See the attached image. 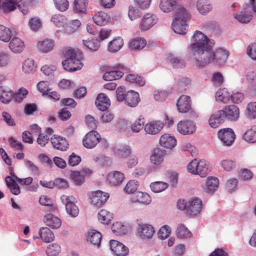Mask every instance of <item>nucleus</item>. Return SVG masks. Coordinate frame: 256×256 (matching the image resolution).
I'll return each instance as SVG.
<instances>
[{
	"mask_svg": "<svg viewBox=\"0 0 256 256\" xmlns=\"http://www.w3.org/2000/svg\"><path fill=\"white\" fill-rule=\"evenodd\" d=\"M138 182L136 180H130L124 188V192L127 194L134 192L138 189Z\"/></svg>",
	"mask_w": 256,
	"mask_h": 256,
	"instance_id": "nucleus-60",
	"label": "nucleus"
},
{
	"mask_svg": "<svg viewBox=\"0 0 256 256\" xmlns=\"http://www.w3.org/2000/svg\"><path fill=\"white\" fill-rule=\"evenodd\" d=\"M140 102L139 94L133 90H130L126 94V103L127 106L134 108Z\"/></svg>",
	"mask_w": 256,
	"mask_h": 256,
	"instance_id": "nucleus-38",
	"label": "nucleus"
},
{
	"mask_svg": "<svg viewBox=\"0 0 256 256\" xmlns=\"http://www.w3.org/2000/svg\"><path fill=\"white\" fill-rule=\"evenodd\" d=\"M225 119L222 110H219L212 114L210 117L208 122L209 126L214 128H218Z\"/></svg>",
	"mask_w": 256,
	"mask_h": 256,
	"instance_id": "nucleus-21",
	"label": "nucleus"
},
{
	"mask_svg": "<svg viewBox=\"0 0 256 256\" xmlns=\"http://www.w3.org/2000/svg\"><path fill=\"white\" fill-rule=\"evenodd\" d=\"M64 56L65 60L62 61V64L64 70L68 72H74L80 70L82 67L80 58L82 54L74 49L66 50Z\"/></svg>",
	"mask_w": 256,
	"mask_h": 256,
	"instance_id": "nucleus-2",
	"label": "nucleus"
},
{
	"mask_svg": "<svg viewBox=\"0 0 256 256\" xmlns=\"http://www.w3.org/2000/svg\"><path fill=\"white\" fill-rule=\"evenodd\" d=\"M92 20L98 26H104L110 22L111 17L108 14L103 11H100L93 16Z\"/></svg>",
	"mask_w": 256,
	"mask_h": 256,
	"instance_id": "nucleus-22",
	"label": "nucleus"
},
{
	"mask_svg": "<svg viewBox=\"0 0 256 256\" xmlns=\"http://www.w3.org/2000/svg\"><path fill=\"white\" fill-rule=\"evenodd\" d=\"M196 6L198 12L203 16L206 15L212 10V5L208 0H198Z\"/></svg>",
	"mask_w": 256,
	"mask_h": 256,
	"instance_id": "nucleus-27",
	"label": "nucleus"
},
{
	"mask_svg": "<svg viewBox=\"0 0 256 256\" xmlns=\"http://www.w3.org/2000/svg\"><path fill=\"white\" fill-rule=\"evenodd\" d=\"M198 173L202 177L205 176L209 172L208 164L204 160H198V164L196 168Z\"/></svg>",
	"mask_w": 256,
	"mask_h": 256,
	"instance_id": "nucleus-46",
	"label": "nucleus"
},
{
	"mask_svg": "<svg viewBox=\"0 0 256 256\" xmlns=\"http://www.w3.org/2000/svg\"><path fill=\"white\" fill-rule=\"evenodd\" d=\"M80 21L78 19L68 21L64 27L63 32L64 34L70 35L76 32L81 26Z\"/></svg>",
	"mask_w": 256,
	"mask_h": 256,
	"instance_id": "nucleus-30",
	"label": "nucleus"
},
{
	"mask_svg": "<svg viewBox=\"0 0 256 256\" xmlns=\"http://www.w3.org/2000/svg\"><path fill=\"white\" fill-rule=\"evenodd\" d=\"M83 45L92 52L97 51L100 46V43L98 40L96 38H88L82 40Z\"/></svg>",
	"mask_w": 256,
	"mask_h": 256,
	"instance_id": "nucleus-41",
	"label": "nucleus"
},
{
	"mask_svg": "<svg viewBox=\"0 0 256 256\" xmlns=\"http://www.w3.org/2000/svg\"><path fill=\"white\" fill-rule=\"evenodd\" d=\"M101 140L100 134L96 130H91L84 136L82 143L84 147L88 148H94Z\"/></svg>",
	"mask_w": 256,
	"mask_h": 256,
	"instance_id": "nucleus-7",
	"label": "nucleus"
},
{
	"mask_svg": "<svg viewBox=\"0 0 256 256\" xmlns=\"http://www.w3.org/2000/svg\"><path fill=\"white\" fill-rule=\"evenodd\" d=\"M177 6L174 0H160L159 8L163 12L168 13L174 11Z\"/></svg>",
	"mask_w": 256,
	"mask_h": 256,
	"instance_id": "nucleus-39",
	"label": "nucleus"
},
{
	"mask_svg": "<svg viewBox=\"0 0 256 256\" xmlns=\"http://www.w3.org/2000/svg\"><path fill=\"white\" fill-rule=\"evenodd\" d=\"M50 140L53 146L57 150L65 151L68 148V144L63 137L54 134L51 138Z\"/></svg>",
	"mask_w": 256,
	"mask_h": 256,
	"instance_id": "nucleus-24",
	"label": "nucleus"
},
{
	"mask_svg": "<svg viewBox=\"0 0 256 256\" xmlns=\"http://www.w3.org/2000/svg\"><path fill=\"white\" fill-rule=\"evenodd\" d=\"M219 184V180L217 178L208 176L206 178L205 184L202 186V188L206 192L212 194L217 190Z\"/></svg>",
	"mask_w": 256,
	"mask_h": 256,
	"instance_id": "nucleus-15",
	"label": "nucleus"
},
{
	"mask_svg": "<svg viewBox=\"0 0 256 256\" xmlns=\"http://www.w3.org/2000/svg\"><path fill=\"white\" fill-rule=\"evenodd\" d=\"M10 64V58L9 54L0 52V68L4 69L8 68Z\"/></svg>",
	"mask_w": 256,
	"mask_h": 256,
	"instance_id": "nucleus-58",
	"label": "nucleus"
},
{
	"mask_svg": "<svg viewBox=\"0 0 256 256\" xmlns=\"http://www.w3.org/2000/svg\"><path fill=\"white\" fill-rule=\"evenodd\" d=\"M110 104L108 98L104 94H99L96 100V105L98 108L102 111L106 110Z\"/></svg>",
	"mask_w": 256,
	"mask_h": 256,
	"instance_id": "nucleus-34",
	"label": "nucleus"
},
{
	"mask_svg": "<svg viewBox=\"0 0 256 256\" xmlns=\"http://www.w3.org/2000/svg\"><path fill=\"white\" fill-rule=\"evenodd\" d=\"M172 27L174 32L179 34H186L188 31L187 22H177L173 20Z\"/></svg>",
	"mask_w": 256,
	"mask_h": 256,
	"instance_id": "nucleus-37",
	"label": "nucleus"
},
{
	"mask_svg": "<svg viewBox=\"0 0 256 256\" xmlns=\"http://www.w3.org/2000/svg\"><path fill=\"white\" fill-rule=\"evenodd\" d=\"M126 80L131 83H134L136 84L143 86L145 84V80L142 76L135 74H130L126 76Z\"/></svg>",
	"mask_w": 256,
	"mask_h": 256,
	"instance_id": "nucleus-57",
	"label": "nucleus"
},
{
	"mask_svg": "<svg viewBox=\"0 0 256 256\" xmlns=\"http://www.w3.org/2000/svg\"><path fill=\"white\" fill-rule=\"evenodd\" d=\"M88 4L87 0H74L73 10L78 13L86 14Z\"/></svg>",
	"mask_w": 256,
	"mask_h": 256,
	"instance_id": "nucleus-44",
	"label": "nucleus"
},
{
	"mask_svg": "<svg viewBox=\"0 0 256 256\" xmlns=\"http://www.w3.org/2000/svg\"><path fill=\"white\" fill-rule=\"evenodd\" d=\"M132 203H140L144 205H148L152 202L150 196L145 192H138L131 196Z\"/></svg>",
	"mask_w": 256,
	"mask_h": 256,
	"instance_id": "nucleus-19",
	"label": "nucleus"
},
{
	"mask_svg": "<svg viewBox=\"0 0 256 256\" xmlns=\"http://www.w3.org/2000/svg\"><path fill=\"white\" fill-rule=\"evenodd\" d=\"M109 246L110 250L117 256H126L129 252L128 248L118 240H110Z\"/></svg>",
	"mask_w": 256,
	"mask_h": 256,
	"instance_id": "nucleus-11",
	"label": "nucleus"
},
{
	"mask_svg": "<svg viewBox=\"0 0 256 256\" xmlns=\"http://www.w3.org/2000/svg\"><path fill=\"white\" fill-rule=\"evenodd\" d=\"M217 136L222 144L226 146H230L235 139L234 132L230 128L220 129L218 132Z\"/></svg>",
	"mask_w": 256,
	"mask_h": 256,
	"instance_id": "nucleus-6",
	"label": "nucleus"
},
{
	"mask_svg": "<svg viewBox=\"0 0 256 256\" xmlns=\"http://www.w3.org/2000/svg\"><path fill=\"white\" fill-rule=\"evenodd\" d=\"M39 201L41 204L48 206L50 212H54L56 210V208L52 205L53 202L52 200L48 196H42L40 198Z\"/></svg>",
	"mask_w": 256,
	"mask_h": 256,
	"instance_id": "nucleus-61",
	"label": "nucleus"
},
{
	"mask_svg": "<svg viewBox=\"0 0 256 256\" xmlns=\"http://www.w3.org/2000/svg\"><path fill=\"white\" fill-rule=\"evenodd\" d=\"M123 75L124 73L120 71L112 70L105 72L103 78L106 80L112 81L120 78Z\"/></svg>",
	"mask_w": 256,
	"mask_h": 256,
	"instance_id": "nucleus-54",
	"label": "nucleus"
},
{
	"mask_svg": "<svg viewBox=\"0 0 256 256\" xmlns=\"http://www.w3.org/2000/svg\"><path fill=\"white\" fill-rule=\"evenodd\" d=\"M142 12L140 8L136 4H132L129 6L128 8V16L130 20H134L142 16Z\"/></svg>",
	"mask_w": 256,
	"mask_h": 256,
	"instance_id": "nucleus-43",
	"label": "nucleus"
},
{
	"mask_svg": "<svg viewBox=\"0 0 256 256\" xmlns=\"http://www.w3.org/2000/svg\"><path fill=\"white\" fill-rule=\"evenodd\" d=\"M190 98L188 96L182 95L177 100L176 106L180 112L186 113L191 109Z\"/></svg>",
	"mask_w": 256,
	"mask_h": 256,
	"instance_id": "nucleus-18",
	"label": "nucleus"
},
{
	"mask_svg": "<svg viewBox=\"0 0 256 256\" xmlns=\"http://www.w3.org/2000/svg\"><path fill=\"white\" fill-rule=\"evenodd\" d=\"M176 236L178 238L184 239L191 237L192 233L184 225L179 224L176 229Z\"/></svg>",
	"mask_w": 256,
	"mask_h": 256,
	"instance_id": "nucleus-50",
	"label": "nucleus"
},
{
	"mask_svg": "<svg viewBox=\"0 0 256 256\" xmlns=\"http://www.w3.org/2000/svg\"><path fill=\"white\" fill-rule=\"evenodd\" d=\"M216 98L217 101L227 103L230 99V94L226 88H220L216 92Z\"/></svg>",
	"mask_w": 256,
	"mask_h": 256,
	"instance_id": "nucleus-49",
	"label": "nucleus"
},
{
	"mask_svg": "<svg viewBox=\"0 0 256 256\" xmlns=\"http://www.w3.org/2000/svg\"><path fill=\"white\" fill-rule=\"evenodd\" d=\"M137 236L142 241L150 240L155 234L154 226L149 224L142 223L138 224Z\"/></svg>",
	"mask_w": 256,
	"mask_h": 256,
	"instance_id": "nucleus-4",
	"label": "nucleus"
},
{
	"mask_svg": "<svg viewBox=\"0 0 256 256\" xmlns=\"http://www.w3.org/2000/svg\"><path fill=\"white\" fill-rule=\"evenodd\" d=\"M168 187V184L163 182H154L150 184L152 190L155 193L160 192Z\"/></svg>",
	"mask_w": 256,
	"mask_h": 256,
	"instance_id": "nucleus-56",
	"label": "nucleus"
},
{
	"mask_svg": "<svg viewBox=\"0 0 256 256\" xmlns=\"http://www.w3.org/2000/svg\"><path fill=\"white\" fill-rule=\"evenodd\" d=\"M202 206V202L198 198H194L188 202V212L192 216L199 214Z\"/></svg>",
	"mask_w": 256,
	"mask_h": 256,
	"instance_id": "nucleus-12",
	"label": "nucleus"
},
{
	"mask_svg": "<svg viewBox=\"0 0 256 256\" xmlns=\"http://www.w3.org/2000/svg\"><path fill=\"white\" fill-rule=\"evenodd\" d=\"M211 54H208L209 56L208 59L200 60L196 66H195L196 68H203L208 66L212 62H216L218 64H224L229 56L228 51L219 48L216 50L215 51L213 50L212 46L210 47Z\"/></svg>",
	"mask_w": 256,
	"mask_h": 256,
	"instance_id": "nucleus-3",
	"label": "nucleus"
},
{
	"mask_svg": "<svg viewBox=\"0 0 256 256\" xmlns=\"http://www.w3.org/2000/svg\"><path fill=\"white\" fill-rule=\"evenodd\" d=\"M28 26L31 30L37 32L42 26V20L38 16L30 18L28 22Z\"/></svg>",
	"mask_w": 256,
	"mask_h": 256,
	"instance_id": "nucleus-51",
	"label": "nucleus"
},
{
	"mask_svg": "<svg viewBox=\"0 0 256 256\" xmlns=\"http://www.w3.org/2000/svg\"><path fill=\"white\" fill-rule=\"evenodd\" d=\"M12 36L11 30L4 25H0V40L4 42H8Z\"/></svg>",
	"mask_w": 256,
	"mask_h": 256,
	"instance_id": "nucleus-52",
	"label": "nucleus"
},
{
	"mask_svg": "<svg viewBox=\"0 0 256 256\" xmlns=\"http://www.w3.org/2000/svg\"><path fill=\"white\" fill-rule=\"evenodd\" d=\"M124 179V175L119 171H112L106 176L107 182L111 185L117 186L121 184Z\"/></svg>",
	"mask_w": 256,
	"mask_h": 256,
	"instance_id": "nucleus-20",
	"label": "nucleus"
},
{
	"mask_svg": "<svg viewBox=\"0 0 256 256\" xmlns=\"http://www.w3.org/2000/svg\"><path fill=\"white\" fill-rule=\"evenodd\" d=\"M158 18L152 13L145 14L141 19L138 28L142 32H146L151 28L158 22Z\"/></svg>",
	"mask_w": 256,
	"mask_h": 256,
	"instance_id": "nucleus-5",
	"label": "nucleus"
},
{
	"mask_svg": "<svg viewBox=\"0 0 256 256\" xmlns=\"http://www.w3.org/2000/svg\"><path fill=\"white\" fill-rule=\"evenodd\" d=\"M174 18L173 20L179 22H187L190 18L189 11L184 6L178 5L174 9Z\"/></svg>",
	"mask_w": 256,
	"mask_h": 256,
	"instance_id": "nucleus-17",
	"label": "nucleus"
},
{
	"mask_svg": "<svg viewBox=\"0 0 256 256\" xmlns=\"http://www.w3.org/2000/svg\"><path fill=\"white\" fill-rule=\"evenodd\" d=\"M234 16L240 22L248 23L252 20L253 14L252 12L246 10L245 7L242 10L234 13Z\"/></svg>",
	"mask_w": 256,
	"mask_h": 256,
	"instance_id": "nucleus-35",
	"label": "nucleus"
},
{
	"mask_svg": "<svg viewBox=\"0 0 256 256\" xmlns=\"http://www.w3.org/2000/svg\"><path fill=\"white\" fill-rule=\"evenodd\" d=\"M54 42L50 39L39 40L36 44L38 50L41 52L46 54L52 52L54 48Z\"/></svg>",
	"mask_w": 256,
	"mask_h": 256,
	"instance_id": "nucleus-26",
	"label": "nucleus"
},
{
	"mask_svg": "<svg viewBox=\"0 0 256 256\" xmlns=\"http://www.w3.org/2000/svg\"><path fill=\"white\" fill-rule=\"evenodd\" d=\"M8 47L13 53L19 54L24 50L25 46L24 42L21 39L14 37L10 41Z\"/></svg>",
	"mask_w": 256,
	"mask_h": 256,
	"instance_id": "nucleus-28",
	"label": "nucleus"
},
{
	"mask_svg": "<svg viewBox=\"0 0 256 256\" xmlns=\"http://www.w3.org/2000/svg\"><path fill=\"white\" fill-rule=\"evenodd\" d=\"M178 131L183 135H188L194 134L196 130L194 123L190 120L180 121L177 124Z\"/></svg>",
	"mask_w": 256,
	"mask_h": 256,
	"instance_id": "nucleus-9",
	"label": "nucleus"
},
{
	"mask_svg": "<svg viewBox=\"0 0 256 256\" xmlns=\"http://www.w3.org/2000/svg\"><path fill=\"white\" fill-rule=\"evenodd\" d=\"M56 8L62 12H66L69 7L68 0H53Z\"/></svg>",
	"mask_w": 256,
	"mask_h": 256,
	"instance_id": "nucleus-63",
	"label": "nucleus"
},
{
	"mask_svg": "<svg viewBox=\"0 0 256 256\" xmlns=\"http://www.w3.org/2000/svg\"><path fill=\"white\" fill-rule=\"evenodd\" d=\"M123 46V39L121 37H116L108 44L107 50L110 53H116L118 52Z\"/></svg>",
	"mask_w": 256,
	"mask_h": 256,
	"instance_id": "nucleus-32",
	"label": "nucleus"
},
{
	"mask_svg": "<svg viewBox=\"0 0 256 256\" xmlns=\"http://www.w3.org/2000/svg\"><path fill=\"white\" fill-rule=\"evenodd\" d=\"M166 58L169 64L174 68H183L186 66L184 60L180 56L170 53L168 54Z\"/></svg>",
	"mask_w": 256,
	"mask_h": 256,
	"instance_id": "nucleus-14",
	"label": "nucleus"
},
{
	"mask_svg": "<svg viewBox=\"0 0 256 256\" xmlns=\"http://www.w3.org/2000/svg\"><path fill=\"white\" fill-rule=\"evenodd\" d=\"M44 222L52 228H58L62 224L60 220L52 214H46L44 218Z\"/></svg>",
	"mask_w": 256,
	"mask_h": 256,
	"instance_id": "nucleus-33",
	"label": "nucleus"
},
{
	"mask_svg": "<svg viewBox=\"0 0 256 256\" xmlns=\"http://www.w3.org/2000/svg\"><path fill=\"white\" fill-rule=\"evenodd\" d=\"M171 234V228L168 225L162 226L158 232V238L161 240H165L169 237Z\"/></svg>",
	"mask_w": 256,
	"mask_h": 256,
	"instance_id": "nucleus-62",
	"label": "nucleus"
},
{
	"mask_svg": "<svg viewBox=\"0 0 256 256\" xmlns=\"http://www.w3.org/2000/svg\"><path fill=\"white\" fill-rule=\"evenodd\" d=\"M160 144L166 148L172 149L176 146V140L174 136L165 134L160 137Z\"/></svg>",
	"mask_w": 256,
	"mask_h": 256,
	"instance_id": "nucleus-23",
	"label": "nucleus"
},
{
	"mask_svg": "<svg viewBox=\"0 0 256 256\" xmlns=\"http://www.w3.org/2000/svg\"><path fill=\"white\" fill-rule=\"evenodd\" d=\"M50 20L56 27L64 28L68 22V19L62 14H56L52 16Z\"/></svg>",
	"mask_w": 256,
	"mask_h": 256,
	"instance_id": "nucleus-48",
	"label": "nucleus"
},
{
	"mask_svg": "<svg viewBox=\"0 0 256 256\" xmlns=\"http://www.w3.org/2000/svg\"><path fill=\"white\" fill-rule=\"evenodd\" d=\"M61 251L60 246L56 243L50 244L46 250L48 256H55L58 255Z\"/></svg>",
	"mask_w": 256,
	"mask_h": 256,
	"instance_id": "nucleus-59",
	"label": "nucleus"
},
{
	"mask_svg": "<svg viewBox=\"0 0 256 256\" xmlns=\"http://www.w3.org/2000/svg\"><path fill=\"white\" fill-rule=\"evenodd\" d=\"M165 155L164 150L160 148H155L151 152L150 161L154 165L159 166L163 163Z\"/></svg>",
	"mask_w": 256,
	"mask_h": 256,
	"instance_id": "nucleus-16",
	"label": "nucleus"
},
{
	"mask_svg": "<svg viewBox=\"0 0 256 256\" xmlns=\"http://www.w3.org/2000/svg\"><path fill=\"white\" fill-rule=\"evenodd\" d=\"M102 238L101 234L94 230H89L86 234L87 242L98 247L100 244Z\"/></svg>",
	"mask_w": 256,
	"mask_h": 256,
	"instance_id": "nucleus-31",
	"label": "nucleus"
},
{
	"mask_svg": "<svg viewBox=\"0 0 256 256\" xmlns=\"http://www.w3.org/2000/svg\"><path fill=\"white\" fill-rule=\"evenodd\" d=\"M164 122L160 120H154L146 123L144 126L145 132L151 135L159 133L163 128Z\"/></svg>",
	"mask_w": 256,
	"mask_h": 256,
	"instance_id": "nucleus-13",
	"label": "nucleus"
},
{
	"mask_svg": "<svg viewBox=\"0 0 256 256\" xmlns=\"http://www.w3.org/2000/svg\"><path fill=\"white\" fill-rule=\"evenodd\" d=\"M132 150L130 146L124 145L120 146L114 150V155L120 159L126 158L131 153Z\"/></svg>",
	"mask_w": 256,
	"mask_h": 256,
	"instance_id": "nucleus-42",
	"label": "nucleus"
},
{
	"mask_svg": "<svg viewBox=\"0 0 256 256\" xmlns=\"http://www.w3.org/2000/svg\"><path fill=\"white\" fill-rule=\"evenodd\" d=\"M146 44V40L144 38L138 37L130 40L128 46L132 50H140L145 48Z\"/></svg>",
	"mask_w": 256,
	"mask_h": 256,
	"instance_id": "nucleus-29",
	"label": "nucleus"
},
{
	"mask_svg": "<svg viewBox=\"0 0 256 256\" xmlns=\"http://www.w3.org/2000/svg\"><path fill=\"white\" fill-rule=\"evenodd\" d=\"M14 96V92L8 87L0 86V101L4 104L9 103Z\"/></svg>",
	"mask_w": 256,
	"mask_h": 256,
	"instance_id": "nucleus-36",
	"label": "nucleus"
},
{
	"mask_svg": "<svg viewBox=\"0 0 256 256\" xmlns=\"http://www.w3.org/2000/svg\"><path fill=\"white\" fill-rule=\"evenodd\" d=\"M112 232L116 236L124 234L127 232V229L125 226L120 222L114 223L112 226Z\"/></svg>",
	"mask_w": 256,
	"mask_h": 256,
	"instance_id": "nucleus-55",
	"label": "nucleus"
},
{
	"mask_svg": "<svg viewBox=\"0 0 256 256\" xmlns=\"http://www.w3.org/2000/svg\"><path fill=\"white\" fill-rule=\"evenodd\" d=\"M12 176H7L5 178L7 186L10 190L11 192L14 195H18L20 192V190L16 183V177H18L12 172H10Z\"/></svg>",
	"mask_w": 256,
	"mask_h": 256,
	"instance_id": "nucleus-25",
	"label": "nucleus"
},
{
	"mask_svg": "<svg viewBox=\"0 0 256 256\" xmlns=\"http://www.w3.org/2000/svg\"><path fill=\"white\" fill-rule=\"evenodd\" d=\"M246 114L250 118H256V102H250L248 104Z\"/></svg>",
	"mask_w": 256,
	"mask_h": 256,
	"instance_id": "nucleus-64",
	"label": "nucleus"
},
{
	"mask_svg": "<svg viewBox=\"0 0 256 256\" xmlns=\"http://www.w3.org/2000/svg\"><path fill=\"white\" fill-rule=\"evenodd\" d=\"M209 40L201 32L196 30L191 38L190 62L196 66L200 60L208 59L211 54Z\"/></svg>",
	"mask_w": 256,
	"mask_h": 256,
	"instance_id": "nucleus-1",
	"label": "nucleus"
},
{
	"mask_svg": "<svg viewBox=\"0 0 256 256\" xmlns=\"http://www.w3.org/2000/svg\"><path fill=\"white\" fill-rule=\"evenodd\" d=\"M221 110L223 111L224 119L227 118L231 122L237 121L240 118V109L236 106L229 105Z\"/></svg>",
	"mask_w": 256,
	"mask_h": 256,
	"instance_id": "nucleus-10",
	"label": "nucleus"
},
{
	"mask_svg": "<svg viewBox=\"0 0 256 256\" xmlns=\"http://www.w3.org/2000/svg\"><path fill=\"white\" fill-rule=\"evenodd\" d=\"M112 218V214L104 209L102 210L98 214V220L103 224H108Z\"/></svg>",
	"mask_w": 256,
	"mask_h": 256,
	"instance_id": "nucleus-47",
	"label": "nucleus"
},
{
	"mask_svg": "<svg viewBox=\"0 0 256 256\" xmlns=\"http://www.w3.org/2000/svg\"><path fill=\"white\" fill-rule=\"evenodd\" d=\"M36 66L34 61L32 58H26L23 62L22 70L25 74H33L35 72Z\"/></svg>",
	"mask_w": 256,
	"mask_h": 256,
	"instance_id": "nucleus-45",
	"label": "nucleus"
},
{
	"mask_svg": "<svg viewBox=\"0 0 256 256\" xmlns=\"http://www.w3.org/2000/svg\"><path fill=\"white\" fill-rule=\"evenodd\" d=\"M39 235L44 242H50L54 240V233L47 227L41 228L39 230Z\"/></svg>",
	"mask_w": 256,
	"mask_h": 256,
	"instance_id": "nucleus-40",
	"label": "nucleus"
},
{
	"mask_svg": "<svg viewBox=\"0 0 256 256\" xmlns=\"http://www.w3.org/2000/svg\"><path fill=\"white\" fill-rule=\"evenodd\" d=\"M109 196L108 193L102 190L93 191L90 194V203L96 206H100L106 202Z\"/></svg>",
	"mask_w": 256,
	"mask_h": 256,
	"instance_id": "nucleus-8",
	"label": "nucleus"
},
{
	"mask_svg": "<svg viewBox=\"0 0 256 256\" xmlns=\"http://www.w3.org/2000/svg\"><path fill=\"white\" fill-rule=\"evenodd\" d=\"M243 138L246 142L254 143L256 142V126H254L245 132Z\"/></svg>",
	"mask_w": 256,
	"mask_h": 256,
	"instance_id": "nucleus-53",
	"label": "nucleus"
}]
</instances>
